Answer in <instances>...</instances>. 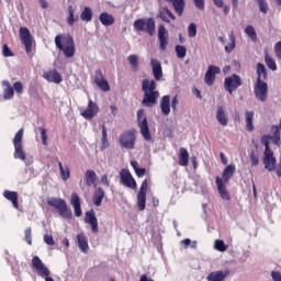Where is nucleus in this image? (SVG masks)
I'll return each instance as SVG.
<instances>
[{
    "label": "nucleus",
    "instance_id": "nucleus-44",
    "mask_svg": "<svg viewBox=\"0 0 281 281\" xmlns=\"http://www.w3.org/2000/svg\"><path fill=\"white\" fill-rule=\"evenodd\" d=\"M265 63H266L267 67H269V69H271V71H277L278 66L276 65V60L273 58H271V56H269V53H266V55H265Z\"/></svg>",
    "mask_w": 281,
    "mask_h": 281
},
{
    "label": "nucleus",
    "instance_id": "nucleus-35",
    "mask_svg": "<svg viewBox=\"0 0 281 281\" xmlns=\"http://www.w3.org/2000/svg\"><path fill=\"white\" fill-rule=\"evenodd\" d=\"M257 80L265 82L267 80V68L263 64H257Z\"/></svg>",
    "mask_w": 281,
    "mask_h": 281
},
{
    "label": "nucleus",
    "instance_id": "nucleus-5",
    "mask_svg": "<svg viewBox=\"0 0 281 281\" xmlns=\"http://www.w3.org/2000/svg\"><path fill=\"white\" fill-rule=\"evenodd\" d=\"M134 29L136 32H146L149 36L155 35V20L148 18L147 20L138 19L134 22Z\"/></svg>",
    "mask_w": 281,
    "mask_h": 281
},
{
    "label": "nucleus",
    "instance_id": "nucleus-46",
    "mask_svg": "<svg viewBox=\"0 0 281 281\" xmlns=\"http://www.w3.org/2000/svg\"><path fill=\"white\" fill-rule=\"evenodd\" d=\"M127 60H128L132 69H134V71H137V69L139 67V57L137 55H130L127 57Z\"/></svg>",
    "mask_w": 281,
    "mask_h": 281
},
{
    "label": "nucleus",
    "instance_id": "nucleus-36",
    "mask_svg": "<svg viewBox=\"0 0 281 281\" xmlns=\"http://www.w3.org/2000/svg\"><path fill=\"white\" fill-rule=\"evenodd\" d=\"M234 172H236V166H234V165H228L224 169L222 177H223L225 183H227L229 181V179L232 177H234Z\"/></svg>",
    "mask_w": 281,
    "mask_h": 281
},
{
    "label": "nucleus",
    "instance_id": "nucleus-10",
    "mask_svg": "<svg viewBox=\"0 0 281 281\" xmlns=\"http://www.w3.org/2000/svg\"><path fill=\"white\" fill-rule=\"evenodd\" d=\"M243 85V81L240 80V77L236 74L232 75L231 77H226L224 81L225 91L228 93H234L238 87Z\"/></svg>",
    "mask_w": 281,
    "mask_h": 281
},
{
    "label": "nucleus",
    "instance_id": "nucleus-49",
    "mask_svg": "<svg viewBox=\"0 0 281 281\" xmlns=\"http://www.w3.org/2000/svg\"><path fill=\"white\" fill-rule=\"evenodd\" d=\"M245 34H247V36H249L251 41H256V38H258V35L256 34V29H254V26L251 25L246 26Z\"/></svg>",
    "mask_w": 281,
    "mask_h": 281
},
{
    "label": "nucleus",
    "instance_id": "nucleus-8",
    "mask_svg": "<svg viewBox=\"0 0 281 281\" xmlns=\"http://www.w3.org/2000/svg\"><path fill=\"white\" fill-rule=\"evenodd\" d=\"M121 148H125V150H133L135 148V142H137V137L133 132H125L119 138Z\"/></svg>",
    "mask_w": 281,
    "mask_h": 281
},
{
    "label": "nucleus",
    "instance_id": "nucleus-31",
    "mask_svg": "<svg viewBox=\"0 0 281 281\" xmlns=\"http://www.w3.org/2000/svg\"><path fill=\"white\" fill-rule=\"evenodd\" d=\"M77 243L79 249L83 251V254H87L89 251V243L87 241V237L85 234L77 235Z\"/></svg>",
    "mask_w": 281,
    "mask_h": 281
},
{
    "label": "nucleus",
    "instance_id": "nucleus-24",
    "mask_svg": "<svg viewBox=\"0 0 281 281\" xmlns=\"http://www.w3.org/2000/svg\"><path fill=\"white\" fill-rule=\"evenodd\" d=\"M216 186L221 199H224V201H229V193L227 192V187H225V183H223V179L217 177Z\"/></svg>",
    "mask_w": 281,
    "mask_h": 281
},
{
    "label": "nucleus",
    "instance_id": "nucleus-57",
    "mask_svg": "<svg viewBox=\"0 0 281 281\" xmlns=\"http://www.w3.org/2000/svg\"><path fill=\"white\" fill-rule=\"evenodd\" d=\"M158 16H159V19H161V21H164L165 23H170V20L168 19V16H166V11H164V8H162L161 10H159Z\"/></svg>",
    "mask_w": 281,
    "mask_h": 281
},
{
    "label": "nucleus",
    "instance_id": "nucleus-55",
    "mask_svg": "<svg viewBox=\"0 0 281 281\" xmlns=\"http://www.w3.org/2000/svg\"><path fill=\"white\" fill-rule=\"evenodd\" d=\"M44 243L46 245H49L50 247H54L55 245L54 237L52 235H44Z\"/></svg>",
    "mask_w": 281,
    "mask_h": 281
},
{
    "label": "nucleus",
    "instance_id": "nucleus-16",
    "mask_svg": "<svg viewBox=\"0 0 281 281\" xmlns=\"http://www.w3.org/2000/svg\"><path fill=\"white\" fill-rule=\"evenodd\" d=\"M99 111H100V108H98V104L90 100L88 102V106L81 113V115L82 117H85V120H93L98 115Z\"/></svg>",
    "mask_w": 281,
    "mask_h": 281
},
{
    "label": "nucleus",
    "instance_id": "nucleus-23",
    "mask_svg": "<svg viewBox=\"0 0 281 281\" xmlns=\"http://www.w3.org/2000/svg\"><path fill=\"white\" fill-rule=\"evenodd\" d=\"M216 120L221 126H227V124H229V117L227 116V112H225L223 106L217 108Z\"/></svg>",
    "mask_w": 281,
    "mask_h": 281
},
{
    "label": "nucleus",
    "instance_id": "nucleus-7",
    "mask_svg": "<svg viewBox=\"0 0 281 281\" xmlns=\"http://www.w3.org/2000/svg\"><path fill=\"white\" fill-rule=\"evenodd\" d=\"M14 157L25 161V151H23V128L19 130L13 139Z\"/></svg>",
    "mask_w": 281,
    "mask_h": 281
},
{
    "label": "nucleus",
    "instance_id": "nucleus-20",
    "mask_svg": "<svg viewBox=\"0 0 281 281\" xmlns=\"http://www.w3.org/2000/svg\"><path fill=\"white\" fill-rule=\"evenodd\" d=\"M85 223L91 225L93 234H98V217H95L93 210L86 212Z\"/></svg>",
    "mask_w": 281,
    "mask_h": 281
},
{
    "label": "nucleus",
    "instance_id": "nucleus-47",
    "mask_svg": "<svg viewBox=\"0 0 281 281\" xmlns=\"http://www.w3.org/2000/svg\"><path fill=\"white\" fill-rule=\"evenodd\" d=\"M74 14H75L74 7L69 5L67 23H68V25H70V27H74V24L76 23V21H78V19L74 18Z\"/></svg>",
    "mask_w": 281,
    "mask_h": 281
},
{
    "label": "nucleus",
    "instance_id": "nucleus-41",
    "mask_svg": "<svg viewBox=\"0 0 281 281\" xmlns=\"http://www.w3.org/2000/svg\"><path fill=\"white\" fill-rule=\"evenodd\" d=\"M98 179V175L93 170L86 171V183L87 186L91 187L95 184V180Z\"/></svg>",
    "mask_w": 281,
    "mask_h": 281
},
{
    "label": "nucleus",
    "instance_id": "nucleus-22",
    "mask_svg": "<svg viewBox=\"0 0 281 281\" xmlns=\"http://www.w3.org/2000/svg\"><path fill=\"white\" fill-rule=\"evenodd\" d=\"M70 204L75 210V216L77 217L82 216V209L80 207V196L78 195V193L71 194Z\"/></svg>",
    "mask_w": 281,
    "mask_h": 281
},
{
    "label": "nucleus",
    "instance_id": "nucleus-56",
    "mask_svg": "<svg viewBox=\"0 0 281 281\" xmlns=\"http://www.w3.org/2000/svg\"><path fill=\"white\" fill-rule=\"evenodd\" d=\"M41 131V137L44 146H47V130L40 127Z\"/></svg>",
    "mask_w": 281,
    "mask_h": 281
},
{
    "label": "nucleus",
    "instance_id": "nucleus-11",
    "mask_svg": "<svg viewBox=\"0 0 281 281\" xmlns=\"http://www.w3.org/2000/svg\"><path fill=\"white\" fill-rule=\"evenodd\" d=\"M32 267L34 270L37 271V276L40 278H47L52 272L49 271V268L43 263V260L38 256H34L32 259Z\"/></svg>",
    "mask_w": 281,
    "mask_h": 281
},
{
    "label": "nucleus",
    "instance_id": "nucleus-33",
    "mask_svg": "<svg viewBox=\"0 0 281 281\" xmlns=\"http://www.w3.org/2000/svg\"><path fill=\"white\" fill-rule=\"evenodd\" d=\"M57 212L59 216H61V218H74V213L71 212V209L67 206V202H65L64 205Z\"/></svg>",
    "mask_w": 281,
    "mask_h": 281
},
{
    "label": "nucleus",
    "instance_id": "nucleus-48",
    "mask_svg": "<svg viewBox=\"0 0 281 281\" xmlns=\"http://www.w3.org/2000/svg\"><path fill=\"white\" fill-rule=\"evenodd\" d=\"M228 246L225 245V241L221 240V239H216L214 241V249H216V251H227Z\"/></svg>",
    "mask_w": 281,
    "mask_h": 281
},
{
    "label": "nucleus",
    "instance_id": "nucleus-15",
    "mask_svg": "<svg viewBox=\"0 0 281 281\" xmlns=\"http://www.w3.org/2000/svg\"><path fill=\"white\" fill-rule=\"evenodd\" d=\"M94 83L101 91H111V86H109V81L104 78L102 70H95L94 72Z\"/></svg>",
    "mask_w": 281,
    "mask_h": 281
},
{
    "label": "nucleus",
    "instance_id": "nucleus-40",
    "mask_svg": "<svg viewBox=\"0 0 281 281\" xmlns=\"http://www.w3.org/2000/svg\"><path fill=\"white\" fill-rule=\"evenodd\" d=\"M189 159H190V154H188V149L181 147V148H180L179 165H180V166H188Z\"/></svg>",
    "mask_w": 281,
    "mask_h": 281
},
{
    "label": "nucleus",
    "instance_id": "nucleus-29",
    "mask_svg": "<svg viewBox=\"0 0 281 281\" xmlns=\"http://www.w3.org/2000/svg\"><path fill=\"white\" fill-rule=\"evenodd\" d=\"M104 199V190L102 188H97L92 198V201L97 207L102 205V200Z\"/></svg>",
    "mask_w": 281,
    "mask_h": 281
},
{
    "label": "nucleus",
    "instance_id": "nucleus-62",
    "mask_svg": "<svg viewBox=\"0 0 281 281\" xmlns=\"http://www.w3.org/2000/svg\"><path fill=\"white\" fill-rule=\"evenodd\" d=\"M274 52L277 54V58H280L281 60V42H278L274 46Z\"/></svg>",
    "mask_w": 281,
    "mask_h": 281
},
{
    "label": "nucleus",
    "instance_id": "nucleus-42",
    "mask_svg": "<svg viewBox=\"0 0 281 281\" xmlns=\"http://www.w3.org/2000/svg\"><path fill=\"white\" fill-rule=\"evenodd\" d=\"M109 147V135L106 133V125H102V138L100 150H106Z\"/></svg>",
    "mask_w": 281,
    "mask_h": 281
},
{
    "label": "nucleus",
    "instance_id": "nucleus-28",
    "mask_svg": "<svg viewBox=\"0 0 281 281\" xmlns=\"http://www.w3.org/2000/svg\"><path fill=\"white\" fill-rule=\"evenodd\" d=\"M3 196L8 201H11V203L13 204L15 210H19V193H16L14 191H8L7 190V191L3 192Z\"/></svg>",
    "mask_w": 281,
    "mask_h": 281
},
{
    "label": "nucleus",
    "instance_id": "nucleus-1",
    "mask_svg": "<svg viewBox=\"0 0 281 281\" xmlns=\"http://www.w3.org/2000/svg\"><path fill=\"white\" fill-rule=\"evenodd\" d=\"M142 91L144 98L142 104L147 108H153L159 100V91L157 90V82L155 80L144 79L142 82Z\"/></svg>",
    "mask_w": 281,
    "mask_h": 281
},
{
    "label": "nucleus",
    "instance_id": "nucleus-19",
    "mask_svg": "<svg viewBox=\"0 0 281 281\" xmlns=\"http://www.w3.org/2000/svg\"><path fill=\"white\" fill-rule=\"evenodd\" d=\"M158 40L160 43V49L162 52H166V49L168 48V31L164 25L158 26Z\"/></svg>",
    "mask_w": 281,
    "mask_h": 281
},
{
    "label": "nucleus",
    "instance_id": "nucleus-50",
    "mask_svg": "<svg viewBox=\"0 0 281 281\" xmlns=\"http://www.w3.org/2000/svg\"><path fill=\"white\" fill-rule=\"evenodd\" d=\"M176 54L179 58H183L186 54H188V48H186V46L177 45Z\"/></svg>",
    "mask_w": 281,
    "mask_h": 281
},
{
    "label": "nucleus",
    "instance_id": "nucleus-45",
    "mask_svg": "<svg viewBox=\"0 0 281 281\" xmlns=\"http://www.w3.org/2000/svg\"><path fill=\"white\" fill-rule=\"evenodd\" d=\"M236 49V37L234 36V33L229 35V44L225 46L226 54H232Z\"/></svg>",
    "mask_w": 281,
    "mask_h": 281
},
{
    "label": "nucleus",
    "instance_id": "nucleus-25",
    "mask_svg": "<svg viewBox=\"0 0 281 281\" xmlns=\"http://www.w3.org/2000/svg\"><path fill=\"white\" fill-rule=\"evenodd\" d=\"M2 87H4L3 100H12V98H14V88H12V83L8 80H3Z\"/></svg>",
    "mask_w": 281,
    "mask_h": 281
},
{
    "label": "nucleus",
    "instance_id": "nucleus-53",
    "mask_svg": "<svg viewBox=\"0 0 281 281\" xmlns=\"http://www.w3.org/2000/svg\"><path fill=\"white\" fill-rule=\"evenodd\" d=\"M257 1H258L260 12H262L263 14H267V12H269V5L267 4V1L265 0H257Z\"/></svg>",
    "mask_w": 281,
    "mask_h": 281
},
{
    "label": "nucleus",
    "instance_id": "nucleus-27",
    "mask_svg": "<svg viewBox=\"0 0 281 281\" xmlns=\"http://www.w3.org/2000/svg\"><path fill=\"white\" fill-rule=\"evenodd\" d=\"M168 3H171V5L175 9V12L179 16H183V9L186 8V0H167Z\"/></svg>",
    "mask_w": 281,
    "mask_h": 281
},
{
    "label": "nucleus",
    "instance_id": "nucleus-60",
    "mask_svg": "<svg viewBox=\"0 0 281 281\" xmlns=\"http://www.w3.org/2000/svg\"><path fill=\"white\" fill-rule=\"evenodd\" d=\"M13 88L16 93H23V83H21V81H16Z\"/></svg>",
    "mask_w": 281,
    "mask_h": 281
},
{
    "label": "nucleus",
    "instance_id": "nucleus-21",
    "mask_svg": "<svg viewBox=\"0 0 281 281\" xmlns=\"http://www.w3.org/2000/svg\"><path fill=\"white\" fill-rule=\"evenodd\" d=\"M43 77L48 82H54L55 85H60L63 82V76L56 69L44 72Z\"/></svg>",
    "mask_w": 281,
    "mask_h": 281
},
{
    "label": "nucleus",
    "instance_id": "nucleus-61",
    "mask_svg": "<svg viewBox=\"0 0 281 281\" xmlns=\"http://www.w3.org/2000/svg\"><path fill=\"white\" fill-rule=\"evenodd\" d=\"M164 12L167 14V16H169V19L171 21H177V16H175L172 11H170V9H168V7H164Z\"/></svg>",
    "mask_w": 281,
    "mask_h": 281
},
{
    "label": "nucleus",
    "instance_id": "nucleus-17",
    "mask_svg": "<svg viewBox=\"0 0 281 281\" xmlns=\"http://www.w3.org/2000/svg\"><path fill=\"white\" fill-rule=\"evenodd\" d=\"M216 74H221V68L216 66H209L204 76L205 85L212 87L214 85V80H216Z\"/></svg>",
    "mask_w": 281,
    "mask_h": 281
},
{
    "label": "nucleus",
    "instance_id": "nucleus-52",
    "mask_svg": "<svg viewBox=\"0 0 281 281\" xmlns=\"http://www.w3.org/2000/svg\"><path fill=\"white\" fill-rule=\"evenodd\" d=\"M188 36L189 38H194L196 36V24L191 23L188 26Z\"/></svg>",
    "mask_w": 281,
    "mask_h": 281
},
{
    "label": "nucleus",
    "instance_id": "nucleus-14",
    "mask_svg": "<svg viewBox=\"0 0 281 281\" xmlns=\"http://www.w3.org/2000/svg\"><path fill=\"white\" fill-rule=\"evenodd\" d=\"M280 126L273 125L270 130L269 135H263L261 137V142L266 138V142H269V139H271V142L273 143L274 146H278V148H280Z\"/></svg>",
    "mask_w": 281,
    "mask_h": 281
},
{
    "label": "nucleus",
    "instance_id": "nucleus-59",
    "mask_svg": "<svg viewBox=\"0 0 281 281\" xmlns=\"http://www.w3.org/2000/svg\"><path fill=\"white\" fill-rule=\"evenodd\" d=\"M25 240L29 245H32V228L25 229Z\"/></svg>",
    "mask_w": 281,
    "mask_h": 281
},
{
    "label": "nucleus",
    "instance_id": "nucleus-63",
    "mask_svg": "<svg viewBox=\"0 0 281 281\" xmlns=\"http://www.w3.org/2000/svg\"><path fill=\"white\" fill-rule=\"evenodd\" d=\"M271 278L273 281H281V273L279 271H272Z\"/></svg>",
    "mask_w": 281,
    "mask_h": 281
},
{
    "label": "nucleus",
    "instance_id": "nucleus-39",
    "mask_svg": "<svg viewBox=\"0 0 281 281\" xmlns=\"http://www.w3.org/2000/svg\"><path fill=\"white\" fill-rule=\"evenodd\" d=\"M246 128L251 133L254 131V111H246Z\"/></svg>",
    "mask_w": 281,
    "mask_h": 281
},
{
    "label": "nucleus",
    "instance_id": "nucleus-9",
    "mask_svg": "<svg viewBox=\"0 0 281 281\" xmlns=\"http://www.w3.org/2000/svg\"><path fill=\"white\" fill-rule=\"evenodd\" d=\"M20 40L25 47L26 54H32V43H34V38L32 37V33L27 27H20Z\"/></svg>",
    "mask_w": 281,
    "mask_h": 281
},
{
    "label": "nucleus",
    "instance_id": "nucleus-64",
    "mask_svg": "<svg viewBox=\"0 0 281 281\" xmlns=\"http://www.w3.org/2000/svg\"><path fill=\"white\" fill-rule=\"evenodd\" d=\"M101 183L102 186H105V188H109L110 183H109V177L106 175L101 176Z\"/></svg>",
    "mask_w": 281,
    "mask_h": 281
},
{
    "label": "nucleus",
    "instance_id": "nucleus-58",
    "mask_svg": "<svg viewBox=\"0 0 281 281\" xmlns=\"http://www.w3.org/2000/svg\"><path fill=\"white\" fill-rule=\"evenodd\" d=\"M198 10H205V0H193Z\"/></svg>",
    "mask_w": 281,
    "mask_h": 281
},
{
    "label": "nucleus",
    "instance_id": "nucleus-30",
    "mask_svg": "<svg viewBox=\"0 0 281 281\" xmlns=\"http://www.w3.org/2000/svg\"><path fill=\"white\" fill-rule=\"evenodd\" d=\"M99 20L102 23V25H105V27H109L113 25V23H115V18H113V15L106 12L101 13Z\"/></svg>",
    "mask_w": 281,
    "mask_h": 281
},
{
    "label": "nucleus",
    "instance_id": "nucleus-38",
    "mask_svg": "<svg viewBox=\"0 0 281 281\" xmlns=\"http://www.w3.org/2000/svg\"><path fill=\"white\" fill-rule=\"evenodd\" d=\"M81 21H85L86 23H89L93 19V10L89 7H85L81 14H80Z\"/></svg>",
    "mask_w": 281,
    "mask_h": 281
},
{
    "label": "nucleus",
    "instance_id": "nucleus-18",
    "mask_svg": "<svg viewBox=\"0 0 281 281\" xmlns=\"http://www.w3.org/2000/svg\"><path fill=\"white\" fill-rule=\"evenodd\" d=\"M150 65L155 80H161V78H164V69L161 68V61H159V59L151 58Z\"/></svg>",
    "mask_w": 281,
    "mask_h": 281
},
{
    "label": "nucleus",
    "instance_id": "nucleus-12",
    "mask_svg": "<svg viewBox=\"0 0 281 281\" xmlns=\"http://www.w3.org/2000/svg\"><path fill=\"white\" fill-rule=\"evenodd\" d=\"M146 192H148V180H144L137 193V206L140 212L146 210Z\"/></svg>",
    "mask_w": 281,
    "mask_h": 281
},
{
    "label": "nucleus",
    "instance_id": "nucleus-13",
    "mask_svg": "<svg viewBox=\"0 0 281 281\" xmlns=\"http://www.w3.org/2000/svg\"><path fill=\"white\" fill-rule=\"evenodd\" d=\"M121 181L123 186H126V188H131L132 190H135L137 188V182L133 178V175H131V171L128 169H122L120 172Z\"/></svg>",
    "mask_w": 281,
    "mask_h": 281
},
{
    "label": "nucleus",
    "instance_id": "nucleus-26",
    "mask_svg": "<svg viewBox=\"0 0 281 281\" xmlns=\"http://www.w3.org/2000/svg\"><path fill=\"white\" fill-rule=\"evenodd\" d=\"M227 276H229V271H214L211 272L207 277L206 280L207 281H223L225 280V278H227Z\"/></svg>",
    "mask_w": 281,
    "mask_h": 281
},
{
    "label": "nucleus",
    "instance_id": "nucleus-4",
    "mask_svg": "<svg viewBox=\"0 0 281 281\" xmlns=\"http://www.w3.org/2000/svg\"><path fill=\"white\" fill-rule=\"evenodd\" d=\"M137 124L140 131V135L146 139V142H150L153 136L150 135V128L148 127V116L144 110L137 111Z\"/></svg>",
    "mask_w": 281,
    "mask_h": 281
},
{
    "label": "nucleus",
    "instance_id": "nucleus-2",
    "mask_svg": "<svg viewBox=\"0 0 281 281\" xmlns=\"http://www.w3.org/2000/svg\"><path fill=\"white\" fill-rule=\"evenodd\" d=\"M55 45L60 52H64L66 58H74V56H76V46L74 44V37H71V35H67L64 37L57 35L55 37Z\"/></svg>",
    "mask_w": 281,
    "mask_h": 281
},
{
    "label": "nucleus",
    "instance_id": "nucleus-54",
    "mask_svg": "<svg viewBox=\"0 0 281 281\" xmlns=\"http://www.w3.org/2000/svg\"><path fill=\"white\" fill-rule=\"evenodd\" d=\"M2 54L4 58H10V56H14V54L12 53V50H10V47H8L7 44L3 45Z\"/></svg>",
    "mask_w": 281,
    "mask_h": 281
},
{
    "label": "nucleus",
    "instance_id": "nucleus-3",
    "mask_svg": "<svg viewBox=\"0 0 281 281\" xmlns=\"http://www.w3.org/2000/svg\"><path fill=\"white\" fill-rule=\"evenodd\" d=\"M261 144L265 146L263 151V165L265 169L268 170V172H273L276 170V157L273 156V151L271 150V147H269V142H267V138H263L261 140Z\"/></svg>",
    "mask_w": 281,
    "mask_h": 281
},
{
    "label": "nucleus",
    "instance_id": "nucleus-6",
    "mask_svg": "<svg viewBox=\"0 0 281 281\" xmlns=\"http://www.w3.org/2000/svg\"><path fill=\"white\" fill-rule=\"evenodd\" d=\"M254 94L259 102H267L269 98V85L266 81L256 80Z\"/></svg>",
    "mask_w": 281,
    "mask_h": 281
},
{
    "label": "nucleus",
    "instance_id": "nucleus-32",
    "mask_svg": "<svg viewBox=\"0 0 281 281\" xmlns=\"http://www.w3.org/2000/svg\"><path fill=\"white\" fill-rule=\"evenodd\" d=\"M57 212L59 216H61V218H74V213L71 212V209L67 206V202H65L64 205Z\"/></svg>",
    "mask_w": 281,
    "mask_h": 281
},
{
    "label": "nucleus",
    "instance_id": "nucleus-34",
    "mask_svg": "<svg viewBox=\"0 0 281 281\" xmlns=\"http://www.w3.org/2000/svg\"><path fill=\"white\" fill-rule=\"evenodd\" d=\"M161 113L170 115V95H165L160 102Z\"/></svg>",
    "mask_w": 281,
    "mask_h": 281
},
{
    "label": "nucleus",
    "instance_id": "nucleus-37",
    "mask_svg": "<svg viewBox=\"0 0 281 281\" xmlns=\"http://www.w3.org/2000/svg\"><path fill=\"white\" fill-rule=\"evenodd\" d=\"M65 200L60 198H48L47 199V205H50V207H54L55 210H59L64 204Z\"/></svg>",
    "mask_w": 281,
    "mask_h": 281
},
{
    "label": "nucleus",
    "instance_id": "nucleus-51",
    "mask_svg": "<svg viewBox=\"0 0 281 281\" xmlns=\"http://www.w3.org/2000/svg\"><path fill=\"white\" fill-rule=\"evenodd\" d=\"M249 157H250L251 166H258V164H260L258 151L252 150Z\"/></svg>",
    "mask_w": 281,
    "mask_h": 281
},
{
    "label": "nucleus",
    "instance_id": "nucleus-43",
    "mask_svg": "<svg viewBox=\"0 0 281 281\" xmlns=\"http://www.w3.org/2000/svg\"><path fill=\"white\" fill-rule=\"evenodd\" d=\"M58 167H59L61 180L67 181V179H69V177H71L69 167H64L61 161L58 162Z\"/></svg>",
    "mask_w": 281,
    "mask_h": 281
}]
</instances>
